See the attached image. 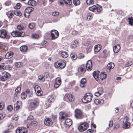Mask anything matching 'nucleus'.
<instances>
[{"label":"nucleus","instance_id":"obj_12","mask_svg":"<svg viewBox=\"0 0 133 133\" xmlns=\"http://www.w3.org/2000/svg\"><path fill=\"white\" fill-rule=\"evenodd\" d=\"M92 62L90 60L87 62L86 64H85V67L88 71H90L92 69Z\"/></svg>","mask_w":133,"mask_h":133},{"label":"nucleus","instance_id":"obj_58","mask_svg":"<svg viewBox=\"0 0 133 133\" xmlns=\"http://www.w3.org/2000/svg\"><path fill=\"white\" fill-rule=\"evenodd\" d=\"M90 45H91V42L90 41L85 42L84 43V45L87 46V47L90 46Z\"/></svg>","mask_w":133,"mask_h":133},{"label":"nucleus","instance_id":"obj_11","mask_svg":"<svg viewBox=\"0 0 133 133\" xmlns=\"http://www.w3.org/2000/svg\"><path fill=\"white\" fill-rule=\"evenodd\" d=\"M61 84V80L59 77L56 78L54 84V87L55 88H57L59 87Z\"/></svg>","mask_w":133,"mask_h":133},{"label":"nucleus","instance_id":"obj_8","mask_svg":"<svg viewBox=\"0 0 133 133\" xmlns=\"http://www.w3.org/2000/svg\"><path fill=\"white\" fill-rule=\"evenodd\" d=\"M34 10L32 7H29L26 8L25 11L24 15L26 17H28L30 15V13Z\"/></svg>","mask_w":133,"mask_h":133},{"label":"nucleus","instance_id":"obj_24","mask_svg":"<svg viewBox=\"0 0 133 133\" xmlns=\"http://www.w3.org/2000/svg\"><path fill=\"white\" fill-rule=\"evenodd\" d=\"M120 49V46L119 44L115 45L113 48V50L114 52L117 53L119 51Z\"/></svg>","mask_w":133,"mask_h":133},{"label":"nucleus","instance_id":"obj_19","mask_svg":"<svg viewBox=\"0 0 133 133\" xmlns=\"http://www.w3.org/2000/svg\"><path fill=\"white\" fill-rule=\"evenodd\" d=\"M78 71L79 72L84 73L86 71V68L85 67V64H82L81 66L78 68Z\"/></svg>","mask_w":133,"mask_h":133},{"label":"nucleus","instance_id":"obj_22","mask_svg":"<svg viewBox=\"0 0 133 133\" xmlns=\"http://www.w3.org/2000/svg\"><path fill=\"white\" fill-rule=\"evenodd\" d=\"M102 46L100 44L95 45L94 48V50L95 52H98L101 49Z\"/></svg>","mask_w":133,"mask_h":133},{"label":"nucleus","instance_id":"obj_10","mask_svg":"<svg viewBox=\"0 0 133 133\" xmlns=\"http://www.w3.org/2000/svg\"><path fill=\"white\" fill-rule=\"evenodd\" d=\"M51 33L52 39H54L57 38L59 36V33L56 30H52L51 31Z\"/></svg>","mask_w":133,"mask_h":133},{"label":"nucleus","instance_id":"obj_38","mask_svg":"<svg viewBox=\"0 0 133 133\" xmlns=\"http://www.w3.org/2000/svg\"><path fill=\"white\" fill-rule=\"evenodd\" d=\"M76 58H78L79 59H81L83 58L84 57V55L83 54L80 53L76 55Z\"/></svg>","mask_w":133,"mask_h":133},{"label":"nucleus","instance_id":"obj_27","mask_svg":"<svg viewBox=\"0 0 133 133\" xmlns=\"http://www.w3.org/2000/svg\"><path fill=\"white\" fill-rule=\"evenodd\" d=\"M93 76L95 79L97 81L98 80V72L96 71H95L93 73Z\"/></svg>","mask_w":133,"mask_h":133},{"label":"nucleus","instance_id":"obj_63","mask_svg":"<svg viewBox=\"0 0 133 133\" xmlns=\"http://www.w3.org/2000/svg\"><path fill=\"white\" fill-rule=\"evenodd\" d=\"M86 82V80L85 78H84L81 79V83L85 84Z\"/></svg>","mask_w":133,"mask_h":133},{"label":"nucleus","instance_id":"obj_26","mask_svg":"<svg viewBox=\"0 0 133 133\" xmlns=\"http://www.w3.org/2000/svg\"><path fill=\"white\" fill-rule=\"evenodd\" d=\"M54 97L52 95H49L48 98V102L50 103L54 101Z\"/></svg>","mask_w":133,"mask_h":133},{"label":"nucleus","instance_id":"obj_31","mask_svg":"<svg viewBox=\"0 0 133 133\" xmlns=\"http://www.w3.org/2000/svg\"><path fill=\"white\" fill-rule=\"evenodd\" d=\"M6 14L9 18H11L14 16L13 13L11 11H9L6 13Z\"/></svg>","mask_w":133,"mask_h":133},{"label":"nucleus","instance_id":"obj_29","mask_svg":"<svg viewBox=\"0 0 133 133\" xmlns=\"http://www.w3.org/2000/svg\"><path fill=\"white\" fill-rule=\"evenodd\" d=\"M28 4L31 6H35L36 4V2L33 0H30L28 2Z\"/></svg>","mask_w":133,"mask_h":133},{"label":"nucleus","instance_id":"obj_37","mask_svg":"<svg viewBox=\"0 0 133 133\" xmlns=\"http://www.w3.org/2000/svg\"><path fill=\"white\" fill-rule=\"evenodd\" d=\"M128 20L129 23L131 25H133V19L132 17H128L126 19V20Z\"/></svg>","mask_w":133,"mask_h":133},{"label":"nucleus","instance_id":"obj_42","mask_svg":"<svg viewBox=\"0 0 133 133\" xmlns=\"http://www.w3.org/2000/svg\"><path fill=\"white\" fill-rule=\"evenodd\" d=\"M92 48V45H90V46L87 47L86 48V50L87 53L90 52Z\"/></svg>","mask_w":133,"mask_h":133},{"label":"nucleus","instance_id":"obj_5","mask_svg":"<svg viewBox=\"0 0 133 133\" xmlns=\"http://www.w3.org/2000/svg\"><path fill=\"white\" fill-rule=\"evenodd\" d=\"M11 35L14 37H23L25 35V33L23 32H19L16 30L13 31L11 33Z\"/></svg>","mask_w":133,"mask_h":133},{"label":"nucleus","instance_id":"obj_3","mask_svg":"<svg viewBox=\"0 0 133 133\" xmlns=\"http://www.w3.org/2000/svg\"><path fill=\"white\" fill-rule=\"evenodd\" d=\"M29 107L34 109L37 107L38 105V103L37 99H30L29 101Z\"/></svg>","mask_w":133,"mask_h":133},{"label":"nucleus","instance_id":"obj_62","mask_svg":"<svg viewBox=\"0 0 133 133\" xmlns=\"http://www.w3.org/2000/svg\"><path fill=\"white\" fill-rule=\"evenodd\" d=\"M95 131L96 132V131L94 130H92V129H88L87 131V133H93V132Z\"/></svg>","mask_w":133,"mask_h":133},{"label":"nucleus","instance_id":"obj_45","mask_svg":"<svg viewBox=\"0 0 133 133\" xmlns=\"http://www.w3.org/2000/svg\"><path fill=\"white\" fill-rule=\"evenodd\" d=\"M86 3L88 5H90L94 4L93 0H87Z\"/></svg>","mask_w":133,"mask_h":133},{"label":"nucleus","instance_id":"obj_50","mask_svg":"<svg viewBox=\"0 0 133 133\" xmlns=\"http://www.w3.org/2000/svg\"><path fill=\"white\" fill-rule=\"evenodd\" d=\"M39 37V35L37 34H33L31 36V37L33 38H38Z\"/></svg>","mask_w":133,"mask_h":133},{"label":"nucleus","instance_id":"obj_64","mask_svg":"<svg viewBox=\"0 0 133 133\" xmlns=\"http://www.w3.org/2000/svg\"><path fill=\"white\" fill-rule=\"evenodd\" d=\"M113 121L112 120H110L109 122V127H111L113 125Z\"/></svg>","mask_w":133,"mask_h":133},{"label":"nucleus","instance_id":"obj_4","mask_svg":"<svg viewBox=\"0 0 133 133\" xmlns=\"http://www.w3.org/2000/svg\"><path fill=\"white\" fill-rule=\"evenodd\" d=\"M66 65V62L64 60L59 61L56 62L54 64L55 66L57 68H63Z\"/></svg>","mask_w":133,"mask_h":133},{"label":"nucleus","instance_id":"obj_46","mask_svg":"<svg viewBox=\"0 0 133 133\" xmlns=\"http://www.w3.org/2000/svg\"><path fill=\"white\" fill-rule=\"evenodd\" d=\"M22 65V64L20 62H16L15 63V66L16 68H19Z\"/></svg>","mask_w":133,"mask_h":133},{"label":"nucleus","instance_id":"obj_47","mask_svg":"<svg viewBox=\"0 0 133 133\" xmlns=\"http://www.w3.org/2000/svg\"><path fill=\"white\" fill-rule=\"evenodd\" d=\"M132 64V62L131 61H129L127 62L125 64V66L126 67L129 66Z\"/></svg>","mask_w":133,"mask_h":133},{"label":"nucleus","instance_id":"obj_23","mask_svg":"<svg viewBox=\"0 0 133 133\" xmlns=\"http://www.w3.org/2000/svg\"><path fill=\"white\" fill-rule=\"evenodd\" d=\"M65 124L67 126L66 127H69L72 125V121L69 119H66L65 121Z\"/></svg>","mask_w":133,"mask_h":133},{"label":"nucleus","instance_id":"obj_17","mask_svg":"<svg viewBox=\"0 0 133 133\" xmlns=\"http://www.w3.org/2000/svg\"><path fill=\"white\" fill-rule=\"evenodd\" d=\"M114 64L113 63H108L106 67L107 71L108 72H109L111 70L114 68Z\"/></svg>","mask_w":133,"mask_h":133},{"label":"nucleus","instance_id":"obj_2","mask_svg":"<svg viewBox=\"0 0 133 133\" xmlns=\"http://www.w3.org/2000/svg\"><path fill=\"white\" fill-rule=\"evenodd\" d=\"M93 95L90 93H87L84 95L82 99V101L84 103H87L89 102L92 100Z\"/></svg>","mask_w":133,"mask_h":133},{"label":"nucleus","instance_id":"obj_21","mask_svg":"<svg viewBox=\"0 0 133 133\" xmlns=\"http://www.w3.org/2000/svg\"><path fill=\"white\" fill-rule=\"evenodd\" d=\"M14 54L12 51L6 53L5 55V57L6 59H9L12 57Z\"/></svg>","mask_w":133,"mask_h":133},{"label":"nucleus","instance_id":"obj_30","mask_svg":"<svg viewBox=\"0 0 133 133\" xmlns=\"http://www.w3.org/2000/svg\"><path fill=\"white\" fill-rule=\"evenodd\" d=\"M124 123V124L122 126V127L123 128L127 129L129 128L130 124L129 122Z\"/></svg>","mask_w":133,"mask_h":133},{"label":"nucleus","instance_id":"obj_20","mask_svg":"<svg viewBox=\"0 0 133 133\" xmlns=\"http://www.w3.org/2000/svg\"><path fill=\"white\" fill-rule=\"evenodd\" d=\"M94 103L96 105H101L104 103V101L102 99H96L94 100Z\"/></svg>","mask_w":133,"mask_h":133},{"label":"nucleus","instance_id":"obj_15","mask_svg":"<svg viewBox=\"0 0 133 133\" xmlns=\"http://www.w3.org/2000/svg\"><path fill=\"white\" fill-rule=\"evenodd\" d=\"M27 129L25 128L21 127L16 129V133H27Z\"/></svg>","mask_w":133,"mask_h":133},{"label":"nucleus","instance_id":"obj_34","mask_svg":"<svg viewBox=\"0 0 133 133\" xmlns=\"http://www.w3.org/2000/svg\"><path fill=\"white\" fill-rule=\"evenodd\" d=\"M97 11L98 12H100L102 9V6L98 4H96Z\"/></svg>","mask_w":133,"mask_h":133},{"label":"nucleus","instance_id":"obj_43","mask_svg":"<svg viewBox=\"0 0 133 133\" xmlns=\"http://www.w3.org/2000/svg\"><path fill=\"white\" fill-rule=\"evenodd\" d=\"M21 97L23 99H25L27 96L25 92H23L21 94Z\"/></svg>","mask_w":133,"mask_h":133},{"label":"nucleus","instance_id":"obj_33","mask_svg":"<svg viewBox=\"0 0 133 133\" xmlns=\"http://www.w3.org/2000/svg\"><path fill=\"white\" fill-rule=\"evenodd\" d=\"M21 90V88L20 87H18L15 90V93L14 94V96H16L17 94L19 93Z\"/></svg>","mask_w":133,"mask_h":133},{"label":"nucleus","instance_id":"obj_61","mask_svg":"<svg viewBox=\"0 0 133 133\" xmlns=\"http://www.w3.org/2000/svg\"><path fill=\"white\" fill-rule=\"evenodd\" d=\"M13 107L11 105L8 106L7 107V109L9 111H11L13 109Z\"/></svg>","mask_w":133,"mask_h":133},{"label":"nucleus","instance_id":"obj_36","mask_svg":"<svg viewBox=\"0 0 133 133\" xmlns=\"http://www.w3.org/2000/svg\"><path fill=\"white\" fill-rule=\"evenodd\" d=\"M63 1L67 6H69L72 3L71 0H63Z\"/></svg>","mask_w":133,"mask_h":133},{"label":"nucleus","instance_id":"obj_40","mask_svg":"<svg viewBox=\"0 0 133 133\" xmlns=\"http://www.w3.org/2000/svg\"><path fill=\"white\" fill-rule=\"evenodd\" d=\"M28 123L34 126H35L37 124V122L36 121H34V120L30 122H28Z\"/></svg>","mask_w":133,"mask_h":133},{"label":"nucleus","instance_id":"obj_1","mask_svg":"<svg viewBox=\"0 0 133 133\" xmlns=\"http://www.w3.org/2000/svg\"><path fill=\"white\" fill-rule=\"evenodd\" d=\"M89 125L87 122H81L78 127V130L79 132H83L86 130L88 128Z\"/></svg>","mask_w":133,"mask_h":133},{"label":"nucleus","instance_id":"obj_18","mask_svg":"<svg viewBox=\"0 0 133 133\" xmlns=\"http://www.w3.org/2000/svg\"><path fill=\"white\" fill-rule=\"evenodd\" d=\"M22 106V102L21 101H17L16 104H14V109L16 110L19 109Z\"/></svg>","mask_w":133,"mask_h":133},{"label":"nucleus","instance_id":"obj_35","mask_svg":"<svg viewBox=\"0 0 133 133\" xmlns=\"http://www.w3.org/2000/svg\"><path fill=\"white\" fill-rule=\"evenodd\" d=\"M129 117L127 116H125L123 119L122 121L123 123L129 122L128 121H129Z\"/></svg>","mask_w":133,"mask_h":133},{"label":"nucleus","instance_id":"obj_9","mask_svg":"<svg viewBox=\"0 0 133 133\" xmlns=\"http://www.w3.org/2000/svg\"><path fill=\"white\" fill-rule=\"evenodd\" d=\"M9 75L10 74L9 73L4 71L2 72V76L0 77V79L2 81H5L7 79Z\"/></svg>","mask_w":133,"mask_h":133},{"label":"nucleus","instance_id":"obj_39","mask_svg":"<svg viewBox=\"0 0 133 133\" xmlns=\"http://www.w3.org/2000/svg\"><path fill=\"white\" fill-rule=\"evenodd\" d=\"M96 9V5H93L89 8V9L91 11L94 12Z\"/></svg>","mask_w":133,"mask_h":133},{"label":"nucleus","instance_id":"obj_55","mask_svg":"<svg viewBox=\"0 0 133 133\" xmlns=\"http://www.w3.org/2000/svg\"><path fill=\"white\" fill-rule=\"evenodd\" d=\"M107 76L106 74H104V73L101 74V80H103V79H105L106 78Z\"/></svg>","mask_w":133,"mask_h":133},{"label":"nucleus","instance_id":"obj_6","mask_svg":"<svg viewBox=\"0 0 133 133\" xmlns=\"http://www.w3.org/2000/svg\"><path fill=\"white\" fill-rule=\"evenodd\" d=\"M83 114L81 110L79 109L75 110V117L77 119H81L83 117Z\"/></svg>","mask_w":133,"mask_h":133},{"label":"nucleus","instance_id":"obj_51","mask_svg":"<svg viewBox=\"0 0 133 133\" xmlns=\"http://www.w3.org/2000/svg\"><path fill=\"white\" fill-rule=\"evenodd\" d=\"M38 78L41 82H44L45 81V78L42 75L39 76H38Z\"/></svg>","mask_w":133,"mask_h":133},{"label":"nucleus","instance_id":"obj_32","mask_svg":"<svg viewBox=\"0 0 133 133\" xmlns=\"http://www.w3.org/2000/svg\"><path fill=\"white\" fill-rule=\"evenodd\" d=\"M20 49L21 51L23 52L26 51L28 49V47L25 45L22 46L20 47Z\"/></svg>","mask_w":133,"mask_h":133},{"label":"nucleus","instance_id":"obj_53","mask_svg":"<svg viewBox=\"0 0 133 133\" xmlns=\"http://www.w3.org/2000/svg\"><path fill=\"white\" fill-rule=\"evenodd\" d=\"M37 95L38 96H41L43 94V92L41 89L39 90L38 92H36V93Z\"/></svg>","mask_w":133,"mask_h":133},{"label":"nucleus","instance_id":"obj_59","mask_svg":"<svg viewBox=\"0 0 133 133\" xmlns=\"http://www.w3.org/2000/svg\"><path fill=\"white\" fill-rule=\"evenodd\" d=\"M21 5L20 3H18L16 4V6H15L14 8L15 9H18L20 8Z\"/></svg>","mask_w":133,"mask_h":133},{"label":"nucleus","instance_id":"obj_56","mask_svg":"<svg viewBox=\"0 0 133 133\" xmlns=\"http://www.w3.org/2000/svg\"><path fill=\"white\" fill-rule=\"evenodd\" d=\"M34 89L36 93L38 92L39 90H41V88L39 86L36 85L34 87Z\"/></svg>","mask_w":133,"mask_h":133},{"label":"nucleus","instance_id":"obj_28","mask_svg":"<svg viewBox=\"0 0 133 133\" xmlns=\"http://www.w3.org/2000/svg\"><path fill=\"white\" fill-rule=\"evenodd\" d=\"M60 53L62 57L63 58H66L68 56V53L65 51H61Z\"/></svg>","mask_w":133,"mask_h":133},{"label":"nucleus","instance_id":"obj_57","mask_svg":"<svg viewBox=\"0 0 133 133\" xmlns=\"http://www.w3.org/2000/svg\"><path fill=\"white\" fill-rule=\"evenodd\" d=\"M6 66L3 64L0 65V70L1 71H3L5 69Z\"/></svg>","mask_w":133,"mask_h":133},{"label":"nucleus","instance_id":"obj_44","mask_svg":"<svg viewBox=\"0 0 133 133\" xmlns=\"http://www.w3.org/2000/svg\"><path fill=\"white\" fill-rule=\"evenodd\" d=\"M52 15L54 17H56L59 16V13L57 11H54L52 12Z\"/></svg>","mask_w":133,"mask_h":133},{"label":"nucleus","instance_id":"obj_14","mask_svg":"<svg viewBox=\"0 0 133 133\" xmlns=\"http://www.w3.org/2000/svg\"><path fill=\"white\" fill-rule=\"evenodd\" d=\"M68 117V114L63 111H61L59 113V118L60 119L64 120Z\"/></svg>","mask_w":133,"mask_h":133},{"label":"nucleus","instance_id":"obj_7","mask_svg":"<svg viewBox=\"0 0 133 133\" xmlns=\"http://www.w3.org/2000/svg\"><path fill=\"white\" fill-rule=\"evenodd\" d=\"M0 37L7 39H9V36L7 35L6 31L4 29H2L0 30Z\"/></svg>","mask_w":133,"mask_h":133},{"label":"nucleus","instance_id":"obj_16","mask_svg":"<svg viewBox=\"0 0 133 133\" xmlns=\"http://www.w3.org/2000/svg\"><path fill=\"white\" fill-rule=\"evenodd\" d=\"M44 124L48 126L51 125L53 123L51 119L49 118H45L44 120Z\"/></svg>","mask_w":133,"mask_h":133},{"label":"nucleus","instance_id":"obj_13","mask_svg":"<svg viewBox=\"0 0 133 133\" xmlns=\"http://www.w3.org/2000/svg\"><path fill=\"white\" fill-rule=\"evenodd\" d=\"M64 99L67 101L72 102L74 101V98L73 97L72 95L71 94H66L65 95Z\"/></svg>","mask_w":133,"mask_h":133},{"label":"nucleus","instance_id":"obj_25","mask_svg":"<svg viewBox=\"0 0 133 133\" xmlns=\"http://www.w3.org/2000/svg\"><path fill=\"white\" fill-rule=\"evenodd\" d=\"M126 41L130 43L133 41V35H130L127 38Z\"/></svg>","mask_w":133,"mask_h":133},{"label":"nucleus","instance_id":"obj_60","mask_svg":"<svg viewBox=\"0 0 133 133\" xmlns=\"http://www.w3.org/2000/svg\"><path fill=\"white\" fill-rule=\"evenodd\" d=\"M98 92H99L101 94L103 92V90L102 87H99L97 88Z\"/></svg>","mask_w":133,"mask_h":133},{"label":"nucleus","instance_id":"obj_54","mask_svg":"<svg viewBox=\"0 0 133 133\" xmlns=\"http://www.w3.org/2000/svg\"><path fill=\"white\" fill-rule=\"evenodd\" d=\"M33 120V117L32 116L30 115L28 116V122H30L32 121Z\"/></svg>","mask_w":133,"mask_h":133},{"label":"nucleus","instance_id":"obj_48","mask_svg":"<svg viewBox=\"0 0 133 133\" xmlns=\"http://www.w3.org/2000/svg\"><path fill=\"white\" fill-rule=\"evenodd\" d=\"M14 13L16 15L19 16H21L22 15L21 12L17 10H15L14 11Z\"/></svg>","mask_w":133,"mask_h":133},{"label":"nucleus","instance_id":"obj_41","mask_svg":"<svg viewBox=\"0 0 133 133\" xmlns=\"http://www.w3.org/2000/svg\"><path fill=\"white\" fill-rule=\"evenodd\" d=\"M5 107V103L3 102H1L0 103V110L4 108Z\"/></svg>","mask_w":133,"mask_h":133},{"label":"nucleus","instance_id":"obj_49","mask_svg":"<svg viewBox=\"0 0 133 133\" xmlns=\"http://www.w3.org/2000/svg\"><path fill=\"white\" fill-rule=\"evenodd\" d=\"M17 29L20 30H23L24 29V28L21 25H18L17 27Z\"/></svg>","mask_w":133,"mask_h":133},{"label":"nucleus","instance_id":"obj_52","mask_svg":"<svg viewBox=\"0 0 133 133\" xmlns=\"http://www.w3.org/2000/svg\"><path fill=\"white\" fill-rule=\"evenodd\" d=\"M35 26V24L34 23H31L29 25V27L30 28L32 29L34 28Z\"/></svg>","mask_w":133,"mask_h":133}]
</instances>
